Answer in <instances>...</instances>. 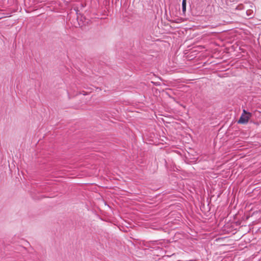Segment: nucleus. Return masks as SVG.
Returning a JSON list of instances; mask_svg holds the SVG:
<instances>
[{
  "instance_id": "4",
  "label": "nucleus",
  "mask_w": 261,
  "mask_h": 261,
  "mask_svg": "<svg viewBox=\"0 0 261 261\" xmlns=\"http://www.w3.org/2000/svg\"><path fill=\"white\" fill-rule=\"evenodd\" d=\"M249 113L247 112L245 110H243V113L242 114H248Z\"/></svg>"
},
{
  "instance_id": "3",
  "label": "nucleus",
  "mask_w": 261,
  "mask_h": 261,
  "mask_svg": "<svg viewBox=\"0 0 261 261\" xmlns=\"http://www.w3.org/2000/svg\"><path fill=\"white\" fill-rule=\"evenodd\" d=\"M182 9L184 12L186 11V0H182Z\"/></svg>"
},
{
  "instance_id": "2",
  "label": "nucleus",
  "mask_w": 261,
  "mask_h": 261,
  "mask_svg": "<svg viewBox=\"0 0 261 261\" xmlns=\"http://www.w3.org/2000/svg\"><path fill=\"white\" fill-rule=\"evenodd\" d=\"M246 14L248 17H249L250 18H251L253 16V11L251 9L248 10L246 11Z\"/></svg>"
},
{
  "instance_id": "1",
  "label": "nucleus",
  "mask_w": 261,
  "mask_h": 261,
  "mask_svg": "<svg viewBox=\"0 0 261 261\" xmlns=\"http://www.w3.org/2000/svg\"><path fill=\"white\" fill-rule=\"evenodd\" d=\"M251 116V113L248 114H242L239 120H238V123L240 124H246L247 123L249 119Z\"/></svg>"
}]
</instances>
